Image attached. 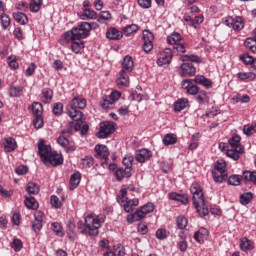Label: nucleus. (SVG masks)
<instances>
[{
  "instance_id": "0eeeda50",
  "label": "nucleus",
  "mask_w": 256,
  "mask_h": 256,
  "mask_svg": "<svg viewBox=\"0 0 256 256\" xmlns=\"http://www.w3.org/2000/svg\"><path fill=\"white\" fill-rule=\"evenodd\" d=\"M113 133H115V123L106 121L100 123V130L97 133V137L98 139H107Z\"/></svg>"
},
{
  "instance_id": "680f3d73",
  "label": "nucleus",
  "mask_w": 256,
  "mask_h": 256,
  "mask_svg": "<svg viewBox=\"0 0 256 256\" xmlns=\"http://www.w3.org/2000/svg\"><path fill=\"white\" fill-rule=\"evenodd\" d=\"M7 63L11 69H17L19 67V63H17V57L15 56H9Z\"/></svg>"
},
{
  "instance_id": "f257e3e1",
  "label": "nucleus",
  "mask_w": 256,
  "mask_h": 256,
  "mask_svg": "<svg viewBox=\"0 0 256 256\" xmlns=\"http://www.w3.org/2000/svg\"><path fill=\"white\" fill-rule=\"evenodd\" d=\"M87 107V100L85 98L75 96L71 100V104L67 107V115L73 120L76 121V127L75 130L81 129V121L80 119H83V112L77 110V109H85Z\"/></svg>"
},
{
  "instance_id": "c85d7f7f",
  "label": "nucleus",
  "mask_w": 256,
  "mask_h": 256,
  "mask_svg": "<svg viewBox=\"0 0 256 256\" xmlns=\"http://www.w3.org/2000/svg\"><path fill=\"white\" fill-rule=\"evenodd\" d=\"M240 249L241 251H253V249H255V246H253V243L250 242V240L244 237L240 240Z\"/></svg>"
},
{
  "instance_id": "72a5a7b5",
  "label": "nucleus",
  "mask_w": 256,
  "mask_h": 256,
  "mask_svg": "<svg viewBox=\"0 0 256 256\" xmlns=\"http://www.w3.org/2000/svg\"><path fill=\"white\" fill-rule=\"evenodd\" d=\"M4 147L6 151L11 153V151H15V149H17V142H15V139L13 138H6L4 142Z\"/></svg>"
},
{
  "instance_id": "20e7f679",
  "label": "nucleus",
  "mask_w": 256,
  "mask_h": 256,
  "mask_svg": "<svg viewBox=\"0 0 256 256\" xmlns=\"http://www.w3.org/2000/svg\"><path fill=\"white\" fill-rule=\"evenodd\" d=\"M91 35L89 22H80L77 27L72 28L64 34L65 39H87Z\"/></svg>"
},
{
  "instance_id": "49530a36",
  "label": "nucleus",
  "mask_w": 256,
  "mask_h": 256,
  "mask_svg": "<svg viewBox=\"0 0 256 256\" xmlns=\"http://www.w3.org/2000/svg\"><path fill=\"white\" fill-rule=\"evenodd\" d=\"M75 127H77V121L73 120L69 123V128L62 131V135H65L66 137H71V135H73V131H75Z\"/></svg>"
},
{
  "instance_id": "2eb2a0df",
  "label": "nucleus",
  "mask_w": 256,
  "mask_h": 256,
  "mask_svg": "<svg viewBox=\"0 0 256 256\" xmlns=\"http://www.w3.org/2000/svg\"><path fill=\"white\" fill-rule=\"evenodd\" d=\"M64 39L68 43H72L71 49L73 53H76V55L81 53V49L85 47V44L83 43V40L81 38L74 37V38L68 39V38H65L64 36Z\"/></svg>"
},
{
  "instance_id": "79ce46f5",
  "label": "nucleus",
  "mask_w": 256,
  "mask_h": 256,
  "mask_svg": "<svg viewBox=\"0 0 256 256\" xmlns=\"http://www.w3.org/2000/svg\"><path fill=\"white\" fill-rule=\"evenodd\" d=\"M43 5V0H31L29 9L33 13H38L39 9H41Z\"/></svg>"
},
{
  "instance_id": "6e6d98bb",
  "label": "nucleus",
  "mask_w": 256,
  "mask_h": 256,
  "mask_svg": "<svg viewBox=\"0 0 256 256\" xmlns=\"http://www.w3.org/2000/svg\"><path fill=\"white\" fill-rule=\"evenodd\" d=\"M228 185H233L234 187L241 185V176L240 175L230 176L228 179Z\"/></svg>"
},
{
  "instance_id": "09e8293b",
  "label": "nucleus",
  "mask_w": 256,
  "mask_h": 256,
  "mask_svg": "<svg viewBox=\"0 0 256 256\" xmlns=\"http://www.w3.org/2000/svg\"><path fill=\"white\" fill-rule=\"evenodd\" d=\"M241 153H243V151L239 152V151H237V149L231 148V149L227 150L226 155H227V157H230V159L237 161L239 159V155H241Z\"/></svg>"
},
{
  "instance_id": "a878e982",
  "label": "nucleus",
  "mask_w": 256,
  "mask_h": 256,
  "mask_svg": "<svg viewBox=\"0 0 256 256\" xmlns=\"http://www.w3.org/2000/svg\"><path fill=\"white\" fill-rule=\"evenodd\" d=\"M187 105H189V100L187 98H181L174 103V111L181 113L183 109L187 108Z\"/></svg>"
},
{
  "instance_id": "bb28decb",
  "label": "nucleus",
  "mask_w": 256,
  "mask_h": 256,
  "mask_svg": "<svg viewBox=\"0 0 256 256\" xmlns=\"http://www.w3.org/2000/svg\"><path fill=\"white\" fill-rule=\"evenodd\" d=\"M53 99V90L51 88H44L42 90V97H41V101L42 103H51Z\"/></svg>"
},
{
  "instance_id": "f8f14e48",
  "label": "nucleus",
  "mask_w": 256,
  "mask_h": 256,
  "mask_svg": "<svg viewBox=\"0 0 256 256\" xmlns=\"http://www.w3.org/2000/svg\"><path fill=\"white\" fill-rule=\"evenodd\" d=\"M44 165H52V167H57L58 165H63V156L53 151L48 157L47 160L43 161Z\"/></svg>"
},
{
  "instance_id": "aec40b11",
  "label": "nucleus",
  "mask_w": 256,
  "mask_h": 256,
  "mask_svg": "<svg viewBox=\"0 0 256 256\" xmlns=\"http://www.w3.org/2000/svg\"><path fill=\"white\" fill-rule=\"evenodd\" d=\"M118 87H127L129 85V72L120 71L116 79Z\"/></svg>"
},
{
  "instance_id": "58836bf2",
  "label": "nucleus",
  "mask_w": 256,
  "mask_h": 256,
  "mask_svg": "<svg viewBox=\"0 0 256 256\" xmlns=\"http://www.w3.org/2000/svg\"><path fill=\"white\" fill-rule=\"evenodd\" d=\"M253 201V193L245 192L240 196L241 205H249Z\"/></svg>"
},
{
  "instance_id": "8fccbe9b",
  "label": "nucleus",
  "mask_w": 256,
  "mask_h": 256,
  "mask_svg": "<svg viewBox=\"0 0 256 256\" xmlns=\"http://www.w3.org/2000/svg\"><path fill=\"white\" fill-rule=\"evenodd\" d=\"M21 91H23V88H21V86H11L8 89L10 97H19V95H21Z\"/></svg>"
},
{
  "instance_id": "2f4dec72",
  "label": "nucleus",
  "mask_w": 256,
  "mask_h": 256,
  "mask_svg": "<svg viewBox=\"0 0 256 256\" xmlns=\"http://www.w3.org/2000/svg\"><path fill=\"white\" fill-rule=\"evenodd\" d=\"M243 179H245L248 183H253L256 185V171L246 170L243 172Z\"/></svg>"
},
{
  "instance_id": "cd10ccee",
  "label": "nucleus",
  "mask_w": 256,
  "mask_h": 256,
  "mask_svg": "<svg viewBox=\"0 0 256 256\" xmlns=\"http://www.w3.org/2000/svg\"><path fill=\"white\" fill-rule=\"evenodd\" d=\"M98 23H102V25H107L109 21H111V12L102 11L98 14V18H96Z\"/></svg>"
},
{
  "instance_id": "864d4df0",
  "label": "nucleus",
  "mask_w": 256,
  "mask_h": 256,
  "mask_svg": "<svg viewBox=\"0 0 256 256\" xmlns=\"http://www.w3.org/2000/svg\"><path fill=\"white\" fill-rule=\"evenodd\" d=\"M52 113L53 115H56L59 117V115H63V103L58 102L54 103L53 108H52Z\"/></svg>"
},
{
  "instance_id": "423d86ee",
  "label": "nucleus",
  "mask_w": 256,
  "mask_h": 256,
  "mask_svg": "<svg viewBox=\"0 0 256 256\" xmlns=\"http://www.w3.org/2000/svg\"><path fill=\"white\" fill-rule=\"evenodd\" d=\"M227 175V164H225V161L223 160H218L212 170V176L215 183H223V181L227 180Z\"/></svg>"
},
{
  "instance_id": "052dcab7",
  "label": "nucleus",
  "mask_w": 256,
  "mask_h": 256,
  "mask_svg": "<svg viewBox=\"0 0 256 256\" xmlns=\"http://www.w3.org/2000/svg\"><path fill=\"white\" fill-rule=\"evenodd\" d=\"M253 131H256V124H252L251 126L244 125L243 127L244 135H247V136L253 135Z\"/></svg>"
},
{
  "instance_id": "f704fd0d",
  "label": "nucleus",
  "mask_w": 256,
  "mask_h": 256,
  "mask_svg": "<svg viewBox=\"0 0 256 256\" xmlns=\"http://www.w3.org/2000/svg\"><path fill=\"white\" fill-rule=\"evenodd\" d=\"M181 61H183V63H187V61H190L191 63H201V58L195 54H186L181 56Z\"/></svg>"
},
{
  "instance_id": "5fc2aeb1",
  "label": "nucleus",
  "mask_w": 256,
  "mask_h": 256,
  "mask_svg": "<svg viewBox=\"0 0 256 256\" xmlns=\"http://www.w3.org/2000/svg\"><path fill=\"white\" fill-rule=\"evenodd\" d=\"M0 20L2 23V27L3 29H7V27H9V25H11V18L9 17V15L2 13L0 15Z\"/></svg>"
},
{
  "instance_id": "9b49d317",
  "label": "nucleus",
  "mask_w": 256,
  "mask_h": 256,
  "mask_svg": "<svg viewBox=\"0 0 256 256\" xmlns=\"http://www.w3.org/2000/svg\"><path fill=\"white\" fill-rule=\"evenodd\" d=\"M171 59H173L172 50L170 48H165L160 52V56L157 59V65H159V67L169 65V63H171Z\"/></svg>"
},
{
  "instance_id": "ddd939ff",
  "label": "nucleus",
  "mask_w": 256,
  "mask_h": 256,
  "mask_svg": "<svg viewBox=\"0 0 256 256\" xmlns=\"http://www.w3.org/2000/svg\"><path fill=\"white\" fill-rule=\"evenodd\" d=\"M153 33H151V31L149 30H144L143 31V50L145 51V53H149L150 51H153Z\"/></svg>"
},
{
  "instance_id": "b1692460",
  "label": "nucleus",
  "mask_w": 256,
  "mask_h": 256,
  "mask_svg": "<svg viewBox=\"0 0 256 256\" xmlns=\"http://www.w3.org/2000/svg\"><path fill=\"white\" fill-rule=\"evenodd\" d=\"M209 237V231L205 228H200L197 232L194 234V239L197 243H203L205 239Z\"/></svg>"
},
{
  "instance_id": "c9c22d12",
  "label": "nucleus",
  "mask_w": 256,
  "mask_h": 256,
  "mask_svg": "<svg viewBox=\"0 0 256 256\" xmlns=\"http://www.w3.org/2000/svg\"><path fill=\"white\" fill-rule=\"evenodd\" d=\"M51 229L56 233L57 237H64L65 232H63V226L59 222L51 223Z\"/></svg>"
},
{
  "instance_id": "7ed1b4c3",
  "label": "nucleus",
  "mask_w": 256,
  "mask_h": 256,
  "mask_svg": "<svg viewBox=\"0 0 256 256\" xmlns=\"http://www.w3.org/2000/svg\"><path fill=\"white\" fill-rule=\"evenodd\" d=\"M84 221L85 226L84 229L80 231V233H82V235H85V233H87L92 237H97V235H99V229H101V224L105 223V217L90 214L85 218Z\"/></svg>"
},
{
  "instance_id": "39448f33",
  "label": "nucleus",
  "mask_w": 256,
  "mask_h": 256,
  "mask_svg": "<svg viewBox=\"0 0 256 256\" xmlns=\"http://www.w3.org/2000/svg\"><path fill=\"white\" fill-rule=\"evenodd\" d=\"M155 211V204L148 202L147 204L141 206L134 213L128 214L126 217V221L128 223H136L137 221H142L145 219L149 213H153Z\"/></svg>"
},
{
  "instance_id": "a211bd4d",
  "label": "nucleus",
  "mask_w": 256,
  "mask_h": 256,
  "mask_svg": "<svg viewBox=\"0 0 256 256\" xmlns=\"http://www.w3.org/2000/svg\"><path fill=\"white\" fill-rule=\"evenodd\" d=\"M153 157V152L149 151L148 149H141L136 154L135 159L138 163H145V161H149Z\"/></svg>"
},
{
  "instance_id": "4468645a",
  "label": "nucleus",
  "mask_w": 256,
  "mask_h": 256,
  "mask_svg": "<svg viewBox=\"0 0 256 256\" xmlns=\"http://www.w3.org/2000/svg\"><path fill=\"white\" fill-rule=\"evenodd\" d=\"M135 161V158L131 154H127L123 158V165L125 167V176L129 179L133 175V162Z\"/></svg>"
},
{
  "instance_id": "6e6552de",
  "label": "nucleus",
  "mask_w": 256,
  "mask_h": 256,
  "mask_svg": "<svg viewBox=\"0 0 256 256\" xmlns=\"http://www.w3.org/2000/svg\"><path fill=\"white\" fill-rule=\"evenodd\" d=\"M224 25L226 27H232L234 31H242L245 28V22H243V18L240 16H236L235 18L231 16L226 17Z\"/></svg>"
},
{
  "instance_id": "6ab92c4d",
  "label": "nucleus",
  "mask_w": 256,
  "mask_h": 256,
  "mask_svg": "<svg viewBox=\"0 0 256 256\" xmlns=\"http://www.w3.org/2000/svg\"><path fill=\"white\" fill-rule=\"evenodd\" d=\"M180 69H182V73H181L182 77L195 75V73L197 72V68H195L193 64L187 63V62L181 64Z\"/></svg>"
},
{
  "instance_id": "5701e85b",
  "label": "nucleus",
  "mask_w": 256,
  "mask_h": 256,
  "mask_svg": "<svg viewBox=\"0 0 256 256\" xmlns=\"http://www.w3.org/2000/svg\"><path fill=\"white\" fill-rule=\"evenodd\" d=\"M80 183H81V172H76L72 174L70 177V183H69L70 191H74V189H77Z\"/></svg>"
},
{
  "instance_id": "4d7b16f0",
  "label": "nucleus",
  "mask_w": 256,
  "mask_h": 256,
  "mask_svg": "<svg viewBox=\"0 0 256 256\" xmlns=\"http://www.w3.org/2000/svg\"><path fill=\"white\" fill-rule=\"evenodd\" d=\"M196 99L198 103H207V101H209V96H207L206 91L202 90V91H198Z\"/></svg>"
},
{
  "instance_id": "bf43d9fd",
  "label": "nucleus",
  "mask_w": 256,
  "mask_h": 256,
  "mask_svg": "<svg viewBox=\"0 0 256 256\" xmlns=\"http://www.w3.org/2000/svg\"><path fill=\"white\" fill-rule=\"evenodd\" d=\"M176 223H177V227L178 229H185V227H187V218H185V216H179L176 219Z\"/></svg>"
},
{
  "instance_id": "338daca9",
  "label": "nucleus",
  "mask_w": 256,
  "mask_h": 256,
  "mask_svg": "<svg viewBox=\"0 0 256 256\" xmlns=\"http://www.w3.org/2000/svg\"><path fill=\"white\" fill-rule=\"evenodd\" d=\"M115 176H116V179L118 180V181H123V179H125V177H127L126 175H125V168L123 169V168H118L117 170H116V172H115Z\"/></svg>"
},
{
  "instance_id": "c03bdc74",
  "label": "nucleus",
  "mask_w": 256,
  "mask_h": 256,
  "mask_svg": "<svg viewBox=\"0 0 256 256\" xmlns=\"http://www.w3.org/2000/svg\"><path fill=\"white\" fill-rule=\"evenodd\" d=\"M241 61H244L246 65H251L253 69H255V61L256 58H253V56L249 54H244L240 56Z\"/></svg>"
},
{
  "instance_id": "dca6fc26",
  "label": "nucleus",
  "mask_w": 256,
  "mask_h": 256,
  "mask_svg": "<svg viewBox=\"0 0 256 256\" xmlns=\"http://www.w3.org/2000/svg\"><path fill=\"white\" fill-rule=\"evenodd\" d=\"M94 151H96L95 157L97 159H103L104 162L109 159V148L103 144H97L94 148Z\"/></svg>"
},
{
  "instance_id": "f3484780",
  "label": "nucleus",
  "mask_w": 256,
  "mask_h": 256,
  "mask_svg": "<svg viewBox=\"0 0 256 256\" xmlns=\"http://www.w3.org/2000/svg\"><path fill=\"white\" fill-rule=\"evenodd\" d=\"M135 67V62H133V57L127 55L124 57L122 61V69L120 71H123L124 73H131Z\"/></svg>"
},
{
  "instance_id": "412c9836",
  "label": "nucleus",
  "mask_w": 256,
  "mask_h": 256,
  "mask_svg": "<svg viewBox=\"0 0 256 256\" xmlns=\"http://www.w3.org/2000/svg\"><path fill=\"white\" fill-rule=\"evenodd\" d=\"M168 199H170L171 201H179L183 205H187V203H189V198L186 194H179L176 192L169 193Z\"/></svg>"
},
{
  "instance_id": "a19ab883",
  "label": "nucleus",
  "mask_w": 256,
  "mask_h": 256,
  "mask_svg": "<svg viewBox=\"0 0 256 256\" xmlns=\"http://www.w3.org/2000/svg\"><path fill=\"white\" fill-rule=\"evenodd\" d=\"M26 191L29 195H38L39 186L36 183L29 182L27 184Z\"/></svg>"
},
{
  "instance_id": "c756f323",
  "label": "nucleus",
  "mask_w": 256,
  "mask_h": 256,
  "mask_svg": "<svg viewBox=\"0 0 256 256\" xmlns=\"http://www.w3.org/2000/svg\"><path fill=\"white\" fill-rule=\"evenodd\" d=\"M24 204L27 207V209H32L33 211H36V209H39V203H37V200H35V197H26L24 200Z\"/></svg>"
},
{
  "instance_id": "69168bd1",
  "label": "nucleus",
  "mask_w": 256,
  "mask_h": 256,
  "mask_svg": "<svg viewBox=\"0 0 256 256\" xmlns=\"http://www.w3.org/2000/svg\"><path fill=\"white\" fill-rule=\"evenodd\" d=\"M79 121L80 128L78 130L75 129V131H81V135H87V131H89V125L83 122V118H81Z\"/></svg>"
},
{
  "instance_id": "1a4fd4ad",
  "label": "nucleus",
  "mask_w": 256,
  "mask_h": 256,
  "mask_svg": "<svg viewBox=\"0 0 256 256\" xmlns=\"http://www.w3.org/2000/svg\"><path fill=\"white\" fill-rule=\"evenodd\" d=\"M117 202L124 208L125 213L133 214V207H137L139 205V199L134 198L128 200V198H117Z\"/></svg>"
},
{
  "instance_id": "de8ad7c7",
  "label": "nucleus",
  "mask_w": 256,
  "mask_h": 256,
  "mask_svg": "<svg viewBox=\"0 0 256 256\" xmlns=\"http://www.w3.org/2000/svg\"><path fill=\"white\" fill-rule=\"evenodd\" d=\"M82 17H86V19H97L98 18V14L97 12H95L94 10H91V9H84L82 11Z\"/></svg>"
},
{
  "instance_id": "0e129e2a",
  "label": "nucleus",
  "mask_w": 256,
  "mask_h": 256,
  "mask_svg": "<svg viewBox=\"0 0 256 256\" xmlns=\"http://www.w3.org/2000/svg\"><path fill=\"white\" fill-rule=\"evenodd\" d=\"M156 237L160 241H163V240L167 239V230H165L163 228L158 229L156 231Z\"/></svg>"
},
{
  "instance_id": "4c0bfd02",
  "label": "nucleus",
  "mask_w": 256,
  "mask_h": 256,
  "mask_svg": "<svg viewBox=\"0 0 256 256\" xmlns=\"http://www.w3.org/2000/svg\"><path fill=\"white\" fill-rule=\"evenodd\" d=\"M162 141L166 147L169 145H175V143H177V136L175 134H166Z\"/></svg>"
},
{
  "instance_id": "4be33fe9",
  "label": "nucleus",
  "mask_w": 256,
  "mask_h": 256,
  "mask_svg": "<svg viewBox=\"0 0 256 256\" xmlns=\"http://www.w3.org/2000/svg\"><path fill=\"white\" fill-rule=\"evenodd\" d=\"M228 143L231 149H236V151L241 152L243 151V146H241V136L234 135L229 140Z\"/></svg>"
},
{
  "instance_id": "603ef678",
  "label": "nucleus",
  "mask_w": 256,
  "mask_h": 256,
  "mask_svg": "<svg viewBox=\"0 0 256 256\" xmlns=\"http://www.w3.org/2000/svg\"><path fill=\"white\" fill-rule=\"evenodd\" d=\"M10 247L17 253L23 249V242L19 238H15Z\"/></svg>"
},
{
  "instance_id": "9d476101",
  "label": "nucleus",
  "mask_w": 256,
  "mask_h": 256,
  "mask_svg": "<svg viewBox=\"0 0 256 256\" xmlns=\"http://www.w3.org/2000/svg\"><path fill=\"white\" fill-rule=\"evenodd\" d=\"M53 151L51 150V145L45 144V140L40 139L38 141V154L42 161H47V157H49L50 154H52Z\"/></svg>"
},
{
  "instance_id": "a18cd8bd",
  "label": "nucleus",
  "mask_w": 256,
  "mask_h": 256,
  "mask_svg": "<svg viewBox=\"0 0 256 256\" xmlns=\"http://www.w3.org/2000/svg\"><path fill=\"white\" fill-rule=\"evenodd\" d=\"M181 41V34L174 32L172 35L167 37V42L169 45H177Z\"/></svg>"
},
{
  "instance_id": "7c9ffc66",
  "label": "nucleus",
  "mask_w": 256,
  "mask_h": 256,
  "mask_svg": "<svg viewBox=\"0 0 256 256\" xmlns=\"http://www.w3.org/2000/svg\"><path fill=\"white\" fill-rule=\"evenodd\" d=\"M34 117H43V104L34 102L31 106Z\"/></svg>"
},
{
  "instance_id": "13d9d810",
  "label": "nucleus",
  "mask_w": 256,
  "mask_h": 256,
  "mask_svg": "<svg viewBox=\"0 0 256 256\" xmlns=\"http://www.w3.org/2000/svg\"><path fill=\"white\" fill-rule=\"evenodd\" d=\"M50 203H51V206L54 207V209H61V206L63 205L61 203V200H59V197L55 195H52L50 197Z\"/></svg>"
},
{
  "instance_id": "e2e57ef3",
  "label": "nucleus",
  "mask_w": 256,
  "mask_h": 256,
  "mask_svg": "<svg viewBox=\"0 0 256 256\" xmlns=\"http://www.w3.org/2000/svg\"><path fill=\"white\" fill-rule=\"evenodd\" d=\"M33 125L35 129H41L43 127V116H34Z\"/></svg>"
},
{
  "instance_id": "e433bc0d",
  "label": "nucleus",
  "mask_w": 256,
  "mask_h": 256,
  "mask_svg": "<svg viewBox=\"0 0 256 256\" xmlns=\"http://www.w3.org/2000/svg\"><path fill=\"white\" fill-rule=\"evenodd\" d=\"M122 31L126 37H129L132 33H137V31H139V26L137 24H129L125 26Z\"/></svg>"
},
{
  "instance_id": "37998d69",
  "label": "nucleus",
  "mask_w": 256,
  "mask_h": 256,
  "mask_svg": "<svg viewBox=\"0 0 256 256\" xmlns=\"http://www.w3.org/2000/svg\"><path fill=\"white\" fill-rule=\"evenodd\" d=\"M67 227H68V231H69V233H68L69 238L70 239H75L76 226H75V220L73 218L69 219Z\"/></svg>"
},
{
  "instance_id": "774afa93",
  "label": "nucleus",
  "mask_w": 256,
  "mask_h": 256,
  "mask_svg": "<svg viewBox=\"0 0 256 256\" xmlns=\"http://www.w3.org/2000/svg\"><path fill=\"white\" fill-rule=\"evenodd\" d=\"M57 142L61 145V147H67L69 145V140L65 134L60 135Z\"/></svg>"
},
{
  "instance_id": "393cba45",
  "label": "nucleus",
  "mask_w": 256,
  "mask_h": 256,
  "mask_svg": "<svg viewBox=\"0 0 256 256\" xmlns=\"http://www.w3.org/2000/svg\"><path fill=\"white\" fill-rule=\"evenodd\" d=\"M106 37L107 39H110L112 41H117L121 39V37H123V34H121V32L117 30V28H110L106 32Z\"/></svg>"
},
{
  "instance_id": "3c124183",
  "label": "nucleus",
  "mask_w": 256,
  "mask_h": 256,
  "mask_svg": "<svg viewBox=\"0 0 256 256\" xmlns=\"http://www.w3.org/2000/svg\"><path fill=\"white\" fill-rule=\"evenodd\" d=\"M237 77L240 78L241 81H246V79H255L256 75L253 72H239Z\"/></svg>"
},
{
  "instance_id": "ea45409f",
  "label": "nucleus",
  "mask_w": 256,
  "mask_h": 256,
  "mask_svg": "<svg viewBox=\"0 0 256 256\" xmlns=\"http://www.w3.org/2000/svg\"><path fill=\"white\" fill-rule=\"evenodd\" d=\"M94 159L91 156H85L81 159V165L84 169H91L94 165Z\"/></svg>"
},
{
  "instance_id": "473e14b6",
  "label": "nucleus",
  "mask_w": 256,
  "mask_h": 256,
  "mask_svg": "<svg viewBox=\"0 0 256 256\" xmlns=\"http://www.w3.org/2000/svg\"><path fill=\"white\" fill-rule=\"evenodd\" d=\"M13 17H14L15 21L19 23V25H27V23L29 21L27 19V15H25V13H23V12L14 13Z\"/></svg>"
},
{
  "instance_id": "f03ea898",
  "label": "nucleus",
  "mask_w": 256,
  "mask_h": 256,
  "mask_svg": "<svg viewBox=\"0 0 256 256\" xmlns=\"http://www.w3.org/2000/svg\"><path fill=\"white\" fill-rule=\"evenodd\" d=\"M190 192L193 196V205L197 213L200 215V217H207V215H209V208H207V205L205 204L203 188H201V185L193 183L190 187Z\"/></svg>"
}]
</instances>
